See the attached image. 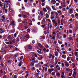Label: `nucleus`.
<instances>
[{
  "mask_svg": "<svg viewBox=\"0 0 78 78\" xmlns=\"http://www.w3.org/2000/svg\"><path fill=\"white\" fill-rule=\"evenodd\" d=\"M53 25L55 27H56L58 26V23H56V21L55 20H52Z\"/></svg>",
  "mask_w": 78,
  "mask_h": 78,
  "instance_id": "1",
  "label": "nucleus"
},
{
  "mask_svg": "<svg viewBox=\"0 0 78 78\" xmlns=\"http://www.w3.org/2000/svg\"><path fill=\"white\" fill-rule=\"evenodd\" d=\"M13 36L14 35L13 34L9 35V36H8V38L9 39V40H11V39H13Z\"/></svg>",
  "mask_w": 78,
  "mask_h": 78,
  "instance_id": "2",
  "label": "nucleus"
},
{
  "mask_svg": "<svg viewBox=\"0 0 78 78\" xmlns=\"http://www.w3.org/2000/svg\"><path fill=\"white\" fill-rule=\"evenodd\" d=\"M73 9L71 8L69 9V13L70 14H73Z\"/></svg>",
  "mask_w": 78,
  "mask_h": 78,
  "instance_id": "3",
  "label": "nucleus"
},
{
  "mask_svg": "<svg viewBox=\"0 0 78 78\" xmlns=\"http://www.w3.org/2000/svg\"><path fill=\"white\" fill-rule=\"evenodd\" d=\"M51 3L52 5H55L56 3V2L55 0H51Z\"/></svg>",
  "mask_w": 78,
  "mask_h": 78,
  "instance_id": "4",
  "label": "nucleus"
},
{
  "mask_svg": "<svg viewBox=\"0 0 78 78\" xmlns=\"http://www.w3.org/2000/svg\"><path fill=\"white\" fill-rule=\"evenodd\" d=\"M46 23V22L45 21V19L44 18L43 20H42V22H41V24H44Z\"/></svg>",
  "mask_w": 78,
  "mask_h": 78,
  "instance_id": "5",
  "label": "nucleus"
},
{
  "mask_svg": "<svg viewBox=\"0 0 78 78\" xmlns=\"http://www.w3.org/2000/svg\"><path fill=\"white\" fill-rule=\"evenodd\" d=\"M54 69H50V68H49L48 69V72L50 73H51V72L53 71H54Z\"/></svg>",
  "mask_w": 78,
  "mask_h": 78,
  "instance_id": "6",
  "label": "nucleus"
},
{
  "mask_svg": "<svg viewBox=\"0 0 78 78\" xmlns=\"http://www.w3.org/2000/svg\"><path fill=\"white\" fill-rule=\"evenodd\" d=\"M43 18V16H42V15H40V16H38V20H41V19H42Z\"/></svg>",
  "mask_w": 78,
  "mask_h": 78,
  "instance_id": "7",
  "label": "nucleus"
},
{
  "mask_svg": "<svg viewBox=\"0 0 78 78\" xmlns=\"http://www.w3.org/2000/svg\"><path fill=\"white\" fill-rule=\"evenodd\" d=\"M15 22L14 21H12L11 23H10V25H15Z\"/></svg>",
  "mask_w": 78,
  "mask_h": 78,
  "instance_id": "8",
  "label": "nucleus"
},
{
  "mask_svg": "<svg viewBox=\"0 0 78 78\" xmlns=\"http://www.w3.org/2000/svg\"><path fill=\"white\" fill-rule=\"evenodd\" d=\"M46 8L49 11H51V8H50V7L48 5H46Z\"/></svg>",
  "mask_w": 78,
  "mask_h": 78,
  "instance_id": "9",
  "label": "nucleus"
},
{
  "mask_svg": "<svg viewBox=\"0 0 78 78\" xmlns=\"http://www.w3.org/2000/svg\"><path fill=\"white\" fill-rule=\"evenodd\" d=\"M65 65L66 67H68L69 66V64L67 63V62H65Z\"/></svg>",
  "mask_w": 78,
  "mask_h": 78,
  "instance_id": "10",
  "label": "nucleus"
},
{
  "mask_svg": "<svg viewBox=\"0 0 78 78\" xmlns=\"http://www.w3.org/2000/svg\"><path fill=\"white\" fill-rule=\"evenodd\" d=\"M36 67H38V68H39L40 67H42V66H41V64L40 63L38 64L36 66Z\"/></svg>",
  "mask_w": 78,
  "mask_h": 78,
  "instance_id": "11",
  "label": "nucleus"
},
{
  "mask_svg": "<svg viewBox=\"0 0 78 78\" xmlns=\"http://www.w3.org/2000/svg\"><path fill=\"white\" fill-rule=\"evenodd\" d=\"M45 16H46V19L49 18V15L48 13H46L45 14Z\"/></svg>",
  "mask_w": 78,
  "mask_h": 78,
  "instance_id": "12",
  "label": "nucleus"
},
{
  "mask_svg": "<svg viewBox=\"0 0 78 78\" xmlns=\"http://www.w3.org/2000/svg\"><path fill=\"white\" fill-rule=\"evenodd\" d=\"M51 7L52 9H53V10L54 11H56V7H55V6L53 5H51Z\"/></svg>",
  "mask_w": 78,
  "mask_h": 78,
  "instance_id": "13",
  "label": "nucleus"
},
{
  "mask_svg": "<svg viewBox=\"0 0 78 78\" xmlns=\"http://www.w3.org/2000/svg\"><path fill=\"white\" fill-rule=\"evenodd\" d=\"M62 58L63 59H66V55H62Z\"/></svg>",
  "mask_w": 78,
  "mask_h": 78,
  "instance_id": "14",
  "label": "nucleus"
},
{
  "mask_svg": "<svg viewBox=\"0 0 78 78\" xmlns=\"http://www.w3.org/2000/svg\"><path fill=\"white\" fill-rule=\"evenodd\" d=\"M56 75L57 76H59V77H60V76H61V73H60L58 72L56 73Z\"/></svg>",
  "mask_w": 78,
  "mask_h": 78,
  "instance_id": "15",
  "label": "nucleus"
},
{
  "mask_svg": "<svg viewBox=\"0 0 78 78\" xmlns=\"http://www.w3.org/2000/svg\"><path fill=\"white\" fill-rule=\"evenodd\" d=\"M65 22V21H63V20H61V25H62V26H63V23H64Z\"/></svg>",
  "mask_w": 78,
  "mask_h": 78,
  "instance_id": "16",
  "label": "nucleus"
},
{
  "mask_svg": "<svg viewBox=\"0 0 78 78\" xmlns=\"http://www.w3.org/2000/svg\"><path fill=\"white\" fill-rule=\"evenodd\" d=\"M40 14H41V15L43 16V15L44 14V13L42 11H41L40 12Z\"/></svg>",
  "mask_w": 78,
  "mask_h": 78,
  "instance_id": "17",
  "label": "nucleus"
},
{
  "mask_svg": "<svg viewBox=\"0 0 78 78\" xmlns=\"http://www.w3.org/2000/svg\"><path fill=\"white\" fill-rule=\"evenodd\" d=\"M9 12H12V11H13V10L12 9V8H10V7H9Z\"/></svg>",
  "mask_w": 78,
  "mask_h": 78,
  "instance_id": "18",
  "label": "nucleus"
},
{
  "mask_svg": "<svg viewBox=\"0 0 78 78\" xmlns=\"http://www.w3.org/2000/svg\"><path fill=\"white\" fill-rule=\"evenodd\" d=\"M22 64H23V62H20V63L18 65L20 67L21 66H22Z\"/></svg>",
  "mask_w": 78,
  "mask_h": 78,
  "instance_id": "19",
  "label": "nucleus"
},
{
  "mask_svg": "<svg viewBox=\"0 0 78 78\" xmlns=\"http://www.w3.org/2000/svg\"><path fill=\"white\" fill-rule=\"evenodd\" d=\"M55 55L57 57H58V52L55 51Z\"/></svg>",
  "mask_w": 78,
  "mask_h": 78,
  "instance_id": "20",
  "label": "nucleus"
},
{
  "mask_svg": "<svg viewBox=\"0 0 78 78\" xmlns=\"http://www.w3.org/2000/svg\"><path fill=\"white\" fill-rule=\"evenodd\" d=\"M55 16H53V15H51V19H55Z\"/></svg>",
  "mask_w": 78,
  "mask_h": 78,
  "instance_id": "21",
  "label": "nucleus"
},
{
  "mask_svg": "<svg viewBox=\"0 0 78 78\" xmlns=\"http://www.w3.org/2000/svg\"><path fill=\"white\" fill-rule=\"evenodd\" d=\"M66 70L68 72H70V71H71V69H69V68H66Z\"/></svg>",
  "mask_w": 78,
  "mask_h": 78,
  "instance_id": "22",
  "label": "nucleus"
},
{
  "mask_svg": "<svg viewBox=\"0 0 78 78\" xmlns=\"http://www.w3.org/2000/svg\"><path fill=\"white\" fill-rule=\"evenodd\" d=\"M49 58H50V59H51V58L52 57V54L51 53H49Z\"/></svg>",
  "mask_w": 78,
  "mask_h": 78,
  "instance_id": "23",
  "label": "nucleus"
},
{
  "mask_svg": "<svg viewBox=\"0 0 78 78\" xmlns=\"http://www.w3.org/2000/svg\"><path fill=\"white\" fill-rule=\"evenodd\" d=\"M70 72H71V73H69V75L70 76H71L72 74V72H73V71L71 70V71H70Z\"/></svg>",
  "mask_w": 78,
  "mask_h": 78,
  "instance_id": "24",
  "label": "nucleus"
},
{
  "mask_svg": "<svg viewBox=\"0 0 78 78\" xmlns=\"http://www.w3.org/2000/svg\"><path fill=\"white\" fill-rule=\"evenodd\" d=\"M38 46H39L41 48H42V44H41L40 43H38Z\"/></svg>",
  "mask_w": 78,
  "mask_h": 78,
  "instance_id": "25",
  "label": "nucleus"
},
{
  "mask_svg": "<svg viewBox=\"0 0 78 78\" xmlns=\"http://www.w3.org/2000/svg\"><path fill=\"white\" fill-rule=\"evenodd\" d=\"M58 42L60 44H62V41L58 40Z\"/></svg>",
  "mask_w": 78,
  "mask_h": 78,
  "instance_id": "26",
  "label": "nucleus"
},
{
  "mask_svg": "<svg viewBox=\"0 0 78 78\" xmlns=\"http://www.w3.org/2000/svg\"><path fill=\"white\" fill-rule=\"evenodd\" d=\"M43 10L45 12H47V9L46 8H43Z\"/></svg>",
  "mask_w": 78,
  "mask_h": 78,
  "instance_id": "27",
  "label": "nucleus"
},
{
  "mask_svg": "<svg viewBox=\"0 0 78 78\" xmlns=\"http://www.w3.org/2000/svg\"><path fill=\"white\" fill-rule=\"evenodd\" d=\"M61 34V32H59L58 34H57V35L58 38H59V34Z\"/></svg>",
  "mask_w": 78,
  "mask_h": 78,
  "instance_id": "28",
  "label": "nucleus"
},
{
  "mask_svg": "<svg viewBox=\"0 0 78 78\" xmlns=\"http://www.w3.org/2000/svg\"><path fill=\"white\" fill-rule=\"evenodd\" d=\"M28 48L29 49H31L32 48V46L31 45H29L28 46Z\"/></svg>",
  "mask_w": 78,
  "mask_h": 78,
  "instance_id": "29",
  "label": "nucleus"
},
{
  "mask_svg": "<svg viewBox=\"0 0 78 78\" xmlns=\"http://www.w3.org/2000/svg\"><path fill=\"white\" fill-rule=\"evenodd\" d=\"M52 76H54L55 75V72H52L51 73Z\"/></svg>",
  "mask_w": 78,
  "mask_h": 78,
  "instance_id": "30",
  "label": "nucleus"
},
{
  "mask_svg": "<svg viewBox=\"0 0 78 78\" xmlns=\"http://www.w3.org/2000/svg\"><path fill=\"white\" fill-rule=\"evenodd\" d=\"M23 18H24V19H26V18H27V15H24L23 16Z\"/></svg>",
  "mask_w": 78,
  "mask_h": 78,
  "instance_id": "31",
  "label": "nucleus"
},
{
  "mask_svg": "<svg viewBox=\"0 0 78 78\" xmlns=\"http://www.w3.org/2000/svg\"><path fill=\"white\" fill-rule=\"evenodd\" d=\"M75 16L76 18H78V14L77 13H76L75 14Z\"/></svg>",
  "mask_w": 78,
  "mask_h": 78,
  "instance_id": "32",
  "label": "nucleus"
},
{
  "mask_svg": "<svg viewBox=\"0 0 78 78\" xmlns=\"http://www.w3.org/2000/svg\"><path fill=\"white\" fill-rule=\"evenodd\" d=\"M78 52H76L75 54V55L76 56V57H78Z\"/></svg>",
  "mask_w": 78,
  "mask_h": 78,
  "instance_id": "33",
  "label": "nucleus"
},
{
  "mask_svg": "<svg viewBox=\"0 0 78 78\" xmlns=\"http://www.w3.org/2000/svg\"><path fill=\"white\" fill-rule=\"evenodd\" d=\"M71 16L72 18H75V15L74 14H72L71 15Z\"/></svg>",
  "mask_w": 78,
  "mask_h": 78,
  "instance_id": "34",
  "label": "nucleus"
},
{
  "mask_svg": "<svg viewBox=\"0 0 78 78\" xmlns=\"http://www.w3.org/2000/svg\"><path fill=\"white\" fill-rule=\"evenodd\" d=\"M9 42L10 43V44H11V45L12 44H13V43L12 42V41H11V40H9Z\"/></svg>",
  "mask_w": 78,
  "mask_h": 78,
  "instance_id": "35",
  "label": "nucleus"
},
{
  "mask_svg": "<svg viewBox=\"0 0 78 78\" xmlns=\"http://www.w3.org/2000/svg\"><path fill=\"white\" fill-rule=\"evenodd\" d=\"M58 24H60V22H61V20H58Z\"/></svg>",
  "mask_w": 78,
  "mask_h": 78,
  "instance_id": "36",
  "label": "nucleus"
},
{
  "mask_svg": "<svg viewBox=\"0 0 78 78\" xmlns=\"http://www.w3.org/2000/svg\"><path fill=\"white\" fill-rule=\"evenodd\" d=\"M23 56H21L20 58V61H21V60H22V59H23Z\"/></svg>",
  "mask_w": 78,
  "mask_h": 78,
  "instance_id": "37",
  "label": "nucleus"
},
{
  "mask_svg": "<svg viewBox=\"0 0 78 78\" xmlns=\"http://www.w3.org/2000/svg\"><path fill=\"white\" fill-rule=\"evenodd\" d=\"M69 33L72 34V30H69Z\"/></svg>",
  "mask_w": 78,
  "mask_h": 78,
  "instance_id": "38",
  "label": "nucleus"
},
{
  "mask_svg": "<svg viewBox=\"0 0 78 78\" xmlns=\"http://www.w3.org/2000/svg\"><path fill=\"white\" fill-rule=\"evenodd\" d=\"M57 12H58V14H60V13H61V10H58V11H57Z\"/></svg>",
  "mask_w": 78,
  "mask_h": 78,
  "instance_id": "39",
  "label": "nucleus"
},
{
  "mask_svg": "<svg viewBox=\"0 0 78 78\" xmlns=\"http://www.w3.org/2000/svg\"><path fill=\"white\" fill-rule=\"evenodd\" d=\"M37 52H38V53H39L40 54H41V51H39V50H37Z\"/></svg>",
  "mask_w": 78,
  "mask_h": 78,
  "instance_id": "40",
  "label": "nucleus"
},
{
  "mask_svg": "<svg viewBox=\"0 0 78 78\" xmlns=\"http://www.w3.org/2000/svg\"><path fill=\"white\" fill-rule=\"evenodd\" d=\"M48 69V68H47V67H46L45 68L44 70H45V72H47V69Z\"/></svg>",
  "mask_w": 78,
  "mask_h": 78,
  "instance_id": "41",
  "label": "nucleus"
},
{
  "mask_svg": "<svg viewBox=\"0 0 78 78\" xmlns=\"http://www.w3.org/2000/svg\"><path fill=\"white\" fill-rule=\"evenodd\" d=\"M14 37H17V34L16 33H15L14 34Z\"/></svg>",
  "mask_w": 78,
  "mask_h": 78,
  "instance_id": "42",
  "label": "nucleus"
},
{
  "mask_svg": "<svg viewBox=\"0 0 78 78\" xmlns=\"http://www.w3.org/2000/svg\"><path fill=\"white\" fill-rule=\"evenodd\" d=\"M55 5L57 6H59V3H56Z\"/></svg>",
  "mask_w": 78,
  "mask_h": 78,
  "instance_id": "43",
  "label": "nucleus"
},
{
  "mask_svg": "<svg viewBox=\"0 0 78 78\" xmlns=\"http://www.w3.org/2000/svg\"><path fill=\"white\" fill-rule=\"evenodd\" d=\"M67 60L68 61H70V57H67Z\"/></svg>",
  "mask_w": 78,
  "mask_h": 78,
  "instance_id": "44",
  "label": "nucleus"
},
{
  "mask_svg": "<svg viewBox=\"0 0 78 78\" xmlns=\"http://www.w3.org/2000/svg\"><path fill=\"white\" fill-rule=\"evenodd\" d=\"M69 40H71V41L73 40L72 38L70 37H69Z\"/></svg>",
  "mask_w": 78,
  "mask_h": 78,
  "instance_id": "45",
  "label": "nucleus"
},
{
  "mask_svg": "<svg viewBox=\"0 0 78 78\" xmlns=\"http://www.w3.org/2000/svg\"><path fill=\"white\" fill-rule=\"evenodd\" d=\"M5 13H7V12H8V9H5Z\"/></svg>",
  "mask_w": 78,
  "mask_h": 78,
  "instance_id": "46",
  "label": "nucleus"
},
{
  "mask_svg": "<svg viewBox=\"0 0 78 78\" xmlns=\"http://www.w3.org/2000/svg\"><path fill=\"white\" fill-rule=\"evenodd\" d=\"M3 50H4V49H2L0 51V52H1V53H3Z\"/></svg>",
  "mask_w": 78,
  "mask_h": 78,
  "instance_id": "47",
  "label": "nucleus"
},
{
  "mask_svg": "<svg viewBox=\"0 0 78 78\" xmlns=\"http://www.w3.org/2000/svg\"><path fill=\"white\" fill-rule=\"evenodd\" d=\"M45 47H46V48H48V47H49V46H48V45L46 44L45 46Z\"/></svg>",
  "mask_w": 78,
  "mask_h": 78,
  "instance_id": "48",
  "label": "nucleus"
},
{
  "mask_svg": "<svg viewBox=\"0 0 78 78\" xmlns=\"http://www.w3.org/2000/svg\"><path fill=\"white\" fill-rule=\"evenodd\" d=\"M12 42L13 43H15L16 42V40H12Z\"/></svg>",
  "mask_w": 78,
  "mask_h": 78,
  "instance_id": "49",
  "label": "nucleus"
},
{
  "mask_svg": "<svg viewBox=\"0 0 78 78\" xmlns=\"http://www.w3.org/2000/svg\"><path fill=\"white\" fill-rule=\"evenodd\" d=\"M45 0H41V2H42V3H44Z\"/></svg>",
  "mask_w": 78,
  "mask_h": 78,
  "instance_id": "50",
  "label": "nucleus"
},
{
  "mask_svg": "<svg viewBox=\"0 0 78 78\" xmlns=\"http://www.w3.org/2000/svg\"><path fill=\"white\" fill-rule=\"evenodd\" d=\"M45 24L42 25V27L43 28H44V27H45Z\"/></svg>",
  "mask_w": 78,
  "mask_h": 78,
  "instance_id": "51",
  "label": "nucleus"
},
{
  "mask_svg": "<svg viewBox=\"0 0 78 78\" xmlns=\"http://www.w3.org/2000/svg\"><path fill=\"white\" fill-rule=\"evenodd\" d=\"M74 2H75V3H76L77 2H78V0H74Z\"/></svg>",
  "mask_w": 78,
  "mask_h": 78,
  "instance_id": "52",
  "label": "nucleus"
},
{
  "mask_svg": "<svg viewBox=\"0 0 78 78\" xmlns=\"http://www.w3.org/2000/svg\"><path fill=\"white\" fill-rule=\"evenodd\" d=\"M50 68H53L54 67V65H51L50 66Z\"/></svg>",
  "mask_w": 78,
  "mask_h": 78,
  "instance_id": "53",
  "label": "nucleus"
},
{
  "mask_svg": "<svg viewBox=\"0 0 78 78\" xmlns=\"http://www.w3.org/2000/svg\"><path fill=\"white\" fill-rule=\"evenodd\" d=\"M56 50H57L58 52H59V51H60V50H59V49L58 48L57 49H56Z\"/></svg>",
  "mask_w": 78,
  "mask_h": 78,
  "instance_id": "54",
  "label": "nucleus"
},
{
  "mask_svg": "<svg viewBox=\"0 0 78 78\" xmlns=\"http://www.w3.org/2000/svg\"><path fill=\"white\" fill-rule=\"evenodd\" d=\"M48 64L47 63L44 66H45V67H48Z\"/></svg>",
  "mask_w": 78,
  "mask_h": 78,
  "instance_id": "55",
  "label": "nucleus"
},
{
  "mask_svg": "<svg viewBox=\"0 0 78 78\" xmlns=\"http://www.w3.org/2000/svg\"><path fill=\"white\" fill-rule=\"evenodd\" d=\"M27 32H30V29H27Z\"/></svg>",
  "mask_w": 78,
  "mask_h": 78,
  "instance_id": "56",
  "label": "nucleus"
},
{
  "mask_svg": "<svg viewBox=\"0 0 78 78\" xmlns=\"http://www.w3.org/2000/svg\"><path fill=\"white\" fill-rule=\"evenodd\" d=\"M51 15H53V14H54V12H51Z\"/></svg>",
  "mask_w": 78,
  "mask_h": 78,
  "instance_id": "57",
  "label": "nucleus"
},
{
  "mask_svg": "<svg viewBox=\"0 0 78 78\" xmlns=\"http://www.w3.org/2000/svg\"><path fill=\"white\" fill-rule=\"evenodd\" d=\"M55 14L56 16H58V13L57 12H55Z\"/></svg>",
  "mask_w": 78,
  "mask_h": 78,
  "instance_id": "58",
  "label": "nucleus"
},
{
  "mask_svg": "<svg viewBox=\"0 0 78 78\" xmlns=\"http://www.w3.org/2000/svg\"><path fill=\"white\" fill-rule=\"evenodd\" d=\"M64 75H62L61 76V78H64Z\"/></svg>",
  "mask_w": 78,
  "mask_h": 78,
  "instance_id": "59",
  "label": "nucleus"
},
{
  "mask_svg": "<svg viewBox=\"0 0 78 78\" xmlns=\"http://www.w3.org/2000/svg\"><path fill=\"white\" fill-rule=\"evenodd\" d=\"M70 28H72V24L70 25V26H69Z\"/></svg>",
  "mask_w": 78,
  "mask_h": 78,
  "instance_id": "60",
  "label": "nucleus"
},
{
  "mask_svg": "<svg viewBox=\"0 0 78 78\" xmlns=\"http://www.w3.org/2000/svg\"><path fill=\"white\" fill-rule=\"evenodd\" d=\"M14 56L15 57H17V56H18V55L17 54H16L14 55Z\"/></svg>",
  "mask_w": 78,
  "mask_h": 78,
  "instance_id": "61",
  "label": "nucleus"
},
{
  "mask_svg": "<svg viewBox=\"0 0 78 78\" xmlns=\"http://www.w3.org/2000/svg\"><path fill=\"white\" fill-rule=\"evenodd\" d=\"M24 2L25 3H27L28 2V0H24Z\"/></svg>",
  "mask_w": 78,
  "mask_h": 78,
  "instance_id": "62",
  "label": "nucleus"
},
{
  "mask_svg": "<svg viewBox=\"0 0 78 78\" xmlns=\"http://www.w3.org/2000/svg\"><path fill=\"white\" fill-rule=\"evenodd\" d=\"M37 72L38 73H40V71L39 70V69H37Z\"/></svg>",
  "mask_w": 78,
  "mask_h": 78,
  "instance_id": "63",
  "label": "nucleus"
},
{
  "mask_svg": "<svg viewBox=\"0 0 78 78\" xmlns=\"http://www.w3.org/2000/svg\"><path fill=\"white\" fill-rule=\"evenodd\" d=\"M13 78H17V76L16 75H15L14 76V77Z\"/></svg>",
  "mask_w": 78,
  "mask_h": 78,
  "instance_id": "64",
  "label": "nucleus"
}]
</instances>
